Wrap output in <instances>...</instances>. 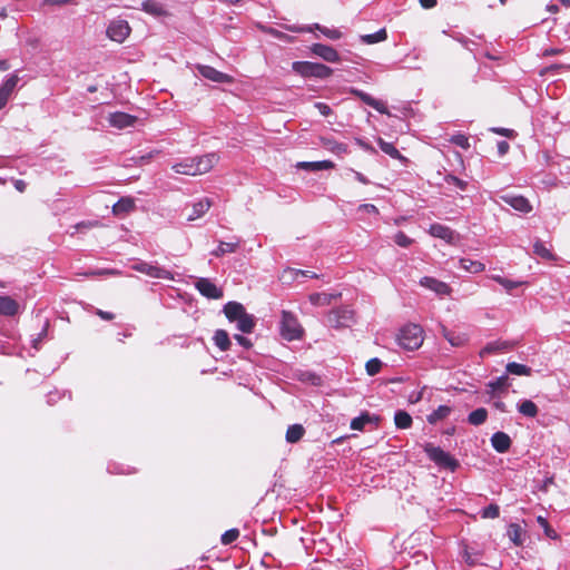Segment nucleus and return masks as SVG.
<instances>
[{"instance_id": "obj_8", "label": "nucleus", "mask_w": 570, "mask_h": 570, "mask_svg": "<svg viewBox=\"0 0 570 570\" xmlns=\"http://www.w3.org/2000/svg\"><path fill=\"white\" fill-rule=\"evenodd\" d=\"M327 322L336 328L347 327L353 322V312L345 307L333 309L327 316Z\"/></svg>"}, {"instance_id": "obj_4", "label": "nucleus", "mask_w": 570, "mask_h": 570, "mask_svg": "<svg viewBox=\"0 0 570 570\" xmlns=\"http://www.w3.org/2000/svg\"><path fill=\"white\" fill-rule=\"evenodd\" d=\"M292 68L302 77H315L320 79L328 78L333 72L330 67L311 61H295L293 62Z\"/></svg>"}, {"instance_id": "obj_59", "label": "nucleus", "mask_w": 570, "mask_h": 570, "mask_svg": "<svg viewBox=\"0 0 570 570\" xmlns=\"http://www.w3.org/2000/svg\"><path fill=\"white\" fill-rule=\"evenodd\" d=\"M73 0H43L45 4L60 7L72 2Z\"/></svg>"}, {"instance_id": "obj_37", "label": "nucleus", "mask_w": 570, "mask_h": 570, "mask_svg": "<svg viewBox=\"0 0 570 570\" xmlns=\"http://www.w3.org/2000/svg\"><path fill=\"white\" fill-rule=\"evenodd\" d=\"M505 368L509 374L513 375L529 376L531 374V368L529 366L515 362L508 363Z\"/></svg>"}, {"instance_id": "obj_3", "label": "nucleus", "mask_w": 570, "mask_h": 570, "mask_svg": "<svg viewBox=\"0 0 570 570\" xmlns=\"http://www.w3.org/2000/svg\"><path fill=\"white\" fill-rule=\"evenodd\" d=\"M423 328L417 324L403 326L397 334L399 345L407 351L417 350L424 341Z\"/></svg>"}, {"instance_id": "obj_51", "label": "nucleus", "mask_w": 570, "mask_h": 570, "mask_svg": "<svg viewBox=\"0 0 570 570\" xmlns=\"http://www.w3.org/2000/svg\"><path fill=\"white\" fill-rule=\"evenodd\" d=\"M394 242L401 247H409L413 244V239L406 236L403 232H397L395 234Z\"/></svg>"}, {"instance_id": "obj_6", "label": "nucleus", "mask_w": 570, "mask_h": 570, "mask_svg": "<svg viewBox=\"0 0 570 570\" xmlns=\"http://www.w3.org/2000/svg\"><path fill=\"white\" fill-rule=\"evenodd\" d=\"M424 451L429 459L440 468L454 471L459 466L458 460H455L450 453L443 451L439 446H434L433 444L428 443L424 446Z\"/></svg>"}, {"instance_id": "obj_45", "label": "nucleus", "mask_w": 570, "mask_h": 570, "mask_svg": "<svg viewBox=\"0 0 570 570\" xmlns=\"http://www.w3.org/2000/svg\"><path fill=\"white\" fill-rule=\"evenodd\" d=\"M480 514H481V518H483V519H495L500 514V508L498 504L492 503V504L483 508L481 510Z\"/></svg>"}, {"instance_id": "obj_53", "label": "nucleus", "mask_w": 570, "mask_h": 570, "mask_svg": "<svg viewBox=\"0 0 570 570\" xmlns=\"http://www.w3.org/2000/svg\"><path fill=\"white\" fill-rule=\"evenodd\" d=\"M297 167L305 170L318 171L320 164L318 161H302L297 164Z\"/></svg>"}, {"instance_id": "obj_42", "label": "nucleus", "mask_w": 570, "mask_h": 570, "mask_svg": "<svg viewBox=\"0 0 570 570\" xmlns=\"http://www.w3.org/2000/svg\"><path fill=\"white\" fill-rule=\"evenodd\" d=\"M491 278L499 283L509 293L522 284L521 282L511 281L500 275H492Z\"/></svg>"}, {"instance_id": "obj_49", "label": "nucleus", "mask_w": 570, "mask_h": 570, "mask_svg": "<svg viewBox=\"0 0 570 570\" xmlns=\"http://www.w3.org/2000/svg\"><path fill=\"white\" fill-rule=\"evenodd\" d=\"M239 531L237 529H229L222 534L220 541L223 544H230L237 540Z\"/></svg>"}, {"instance_id": "obj_54", "label": "nucleus", "mask_w": 570, "mask_h": 570, "mask_svg": "<svg viewBox=\"0 0 570 570\" xmlns=\"http://www.w3.org/2000/svg\"><path fill=\"white\" fill-rule=\"evenodd\" d=\"M315 108L320 111V114L324 117H327L332 114V109L328 105L324 102H316Z\"/></svg>"}, {"instance_id": "obj_24", "label": "nucleus", "mask_w": 570, "mask_h": 570, "mask_svg": "<svg viewBox=\"0 0 570 570\" xmlns=\"http://www.w3.org/2000/svg\"><path fill=\"white\" fill-rule=\"evenodd\" d=\"M239 244L240 239L237 237H234V240L232 242H220L218 247L212 252V255L220 257L225 254L235 253L239 247Z\"/></svg>"}, {"instance_id": "obj_12", "label": "nucleus", "mask_w": 570, "mask_h": 570, "mask_svg": "<svg viewBox=\"0 0 570 570\" xmlns=\"http://www.w3.org/2000/svg\"><path fill=\"white\" fill-rule=\"evenodd\" d=\"M196 69L200 76H203L204 78L212 80L214 82H219V83L233 82V78L230 76L216 70L214 67L206 66V65H197Z\"/></svg>"}, {"instance_id": "obj_17", "label": "nucleus", "mask_w": 570, "mask_h": 570, "mask_svg": "<svg viewBox=\"0 0 570 570\" xmlns=\"http://www.w3.org/2000/svg\"><path fill=\"white\" fill-rule=\"evenodd\" d=\"M512 441L504 432H495L491 436V445L499 453H505L511 448Z\"/></svg>"}, {"instance_id": "obj_23", "label": "nucleus", "mask_w": 570, "mask_h": 570, "mask_svg": "<svg viewBox=\"0 0 570 570\" xmlns=\"http://www.w3.org/2000/svg\"><path fill=\"white\" fill-rule=\"evenodd\" d=\"M19 305L10 296L0 295V314L6 316H13L18 313Z\"/></svg>"}, {"instance_id": "obj_5", "label": "nucleus", "mask_w": 570, "mask_h": 570, "mask_svg": "<svg viewBox=\"0 0 570 570\" xmlns=\"http://www.w3.org/2000/svg\"><path fill=\"white\" fill-rule=\"evenodd\" d=\"M281 334L287 341H294L302 337L303 328L293 313L287 311L282 312Z\"/></svg>"}, {"instance_id": "obj_26", "label": "nucleus", "mask_w": 570, "mask_h": 570, "mask_svg": "<svg viewBox=\"0 0 570 570\" xmlns=\"http://www.w3.org/2000/svg\"><path fill=\"white\" fill-rule=\"evenodd\" d=\"M135 208V200L130 197H122L120 198L114 206H112V213L116 216L127 214Z\"/></svg>"}, {"instance_id": "obj_62", "label": "nucleus", "mask_w": 570, "mask_h": 570, "mask_svg": "<svg viewBox=\"0 0 570 570\" xmlns=\"http://www.w3.org/2000/svg\"><path fill=\"white\" fill-rule=\"evenodd\" d=\"M97 315H99L105 321H111L114 318V314L110 312H105L101 309L97 311Z\"/></svg>"}, {"instance_id": "obj_39", "label": "nucleus", "mask_w": 570, "mask_h": 570, "mask_svg": "<svg viewBox=\"0 0 570 570\" xmlns=\"http://www.w3.org/2000/svg\"><path fill=\"white\" fill-rule=\"evenodd\" d=\"M377 144L383 153L391 156L394 159H402L403 156L400 154V151L394 147L392 142H387L383 140L382 138L377 139Z\"/></svg>"}, {"instance_id": "obj_60", "label": "nucleus", "mask_w": 570, "mask_h": 570, "mask_svg": "<svg viewBox=\"0 0 570 570\" xmlns=\"http://www.w3.org/2000/svg\"><path fill=\"white\" fill-rule=\"evenodd\" d=\"M420 1V4L424 8V9H431V8H434L438 3L436 0H419Z\"/></svg>"}, {"instance_id": "obj_28", "label": "nucleus", "mask_w": 570, "mask_h": 570, "mask_svg": "<svg viewBox=\"0 0 570 570\" xmlns=\"http://www.w3.org/2000/svg\"><path fill=\"white\" fill-rule=\"evenodd\" d=\"M459 265L460 268L473 274L481 273L485 269V265L483 263L470 258H461L459 261Z\"/></svg>"}, {"instance_id": "obj_63", "label": "nucleus", "mask_w": 570, "mask_h": 570, "mask_svg": "<svg viewBox=\"0 0 570 570\" xmlns=\"http://www.w3.org/2000/svg\"><path fill=\"white\" fill-rule=\"evenodd\" d=\"M320 170L331 169L334 167V164L331 160H322L318 161Z\"/></svg>"}, {"instance_id": "obj_31", "label": "nucleus", "mask_w": 570, "mask_h": 570, "mask_svg": "<svg viewBox=\"0 0 570 570\" xmlns=\"http://www.w3.org/2000/svg\"><path fill=\"white\" fill-rule=\"evenodd\" d=\"M518 411L527 417H535L538 415V406L531 400H524L518 404Z\"/></svg>"}, {"instance_id": "obj_2", "label": "nucleus", "mask_w": 570, "mask_h": 570, "mask_svg": "<svg viewBox=\"0 0 570 570\" xmlns=\"http://www.w3.org/2000/svg\"><path fill=\"white\" fill-rule=\"evenodd\" d=\"M223 312L230 323H236V328L242 333H252L256 321L252 314H248L243 304L238 302H228L224 305Z\"/></svg>"}, {"instance_id": "obj_33", "label": "nucleus", "mask_w": 570, "mask_h": 570, "mask_svg": "<svg viewBox=\"0 0 570 570\" xmlns=\"http://www.w3.org/2000/svg\"><path fill=\"white\" fill-rule=\"evenodd\" d=\"M305 433V430L303 425L301 424H293L289 425L286 431V441L288 443H296L298 442Z\"/></svg>"}, {"instance_id": "obj_10", "label": "nucleus", "mask_w": 570, "mask_h": 570, "mask_svg": "<svg viewBox=\"0 0 570 570\" xmlns=\"http://www.w3.org/2000/svg\"><path fill=\"white\" fill-rule=\"evenodd\" d=\"M195 287L203 296L209 299H219L223 297V291L209 278H197Z\"/></svg>"}, {"instance_id": "obj_7", "label": "nucleus", "mask_w": 570, "mask_h": 570, "mask_svg": "<svg viewBox=\"0 0 570 570\" xmlns=\"http://www.w3.org/2000/svg\"><path fill=\"white\" fill-rule=\"evenodd\" d=\"M131 268L136 272L142 273L151 278L169 279L174 281V274L160 266L139 261L131 265Z\"/></svg>"}, {"instance_id": "obj_41", "label": "nucleus", "mask_w": 570, "mask_h": 570, "mask_svg": "<svg viewBox=\"0 0 570 570\" xmlns=\"http://www.w3.org/2000/svg\"><path fill=\"white\" fill-rule=\"evenodd\" d=\"M323 146L336 154V155H341V154H345L347 153V146L345 144H342V142H338V141H335L333 139H323Z\"/></svg>"}, {"instance_id": "obj_32", "label": "nucleus", "mask_w": 570, "mask_h": 570, "mask_svg": "<svg viewBox=\"0 0 570 570\" xmlns=\"http://www.w3.org/2000/svg\"><path fill=\"white\" fill-rule=\"evenodd\" d=\"M451 413V407L448 405H440L431 414L428 415L426 420L430 424H435L439 421L448 417Z\"/></svg>"}, {"instance_id": "obj_57", "label": "nucleus", "mask_w": 570, "mask_h": 570, "mask_svg": "<svg viewBox=\"0 0 570 570\" xmlns=\"http://www.w3.org/2000/svg\"><path fill=\"white\" fill-rule=\"evenodd\" d=\"M358 210L365 212L367 214H379V209L373 204H362L358 206Z\"/></svg>"}, {"instance_id": "obj_11", "label": "nucleus", "mask_w": 570, "mask_h": 570, "mask_svg": "<svg viewBox=\"0 0 570 570\" xmlns=\"http://www.w3.org/2000/svg\"><path fill=\"white\" fill-rule=\"evenodd\" d=\"M130 33V27L125 20H115L107 28V36L117 42H122Z\"/></svg>"}, {"instance_id": "obj_61", "label": "nucleus", "mask_w": 570, "mask_h": 570, "mask_svg": "<svg viewBox=\"0 0 570 570\" xmlns=\"http://www.w3.org/2000/svg\"><path fill=\"white\" fill-rule=\"evenodd\" d=\"M509 150V144L507 141H500L498 144V151L500 155L507 154Z\"/></svg>"}, {"instance_id": "obj_1", "label": "nucleus", "mask_w": 570, "mask_h": 570, "mask_svg": "<svg viewBox=\"0 0 570 570\" xmlns=\"http://www.w3.org/2000/svg\"><path fill=\"white\" fill-rule=\"evenodd\" d=\"M219 156L216 153H209L200 157L186 158L173 165V170L180 175H203L212 170L218 163Z\"/></svg>"}, {"instance_id": "obj_40", "label": "nucleus", "mask_w": 570, "mask_h": 570, "mask_svg": "<svg viewBox=\"0 0 570 570\" xmlns=\"http://www.w3.org/2000/svg\"><path fill=\"white\" fill-rule=\"evenodd\" d=\"M394 422L399 429H409L412 425V417L405 411H397L394 415Z\"/></svg>"}, {"instance_id": "obj_29", "label": "nucleus", "mask_w": 570, "mask_h": 570, "mask_svg": "<svg viewBox=\"0 0 570 570\" xmlns=\"http://www.w3.org/2000/svg\"><path fill=\"white\" fill-rule=\"evenodd\" d=\"M337 296L340 295L328 293H313L309 295V302L315 306H326L330 305L331 302Z\"/></svg>"}, {"instance_id": "obj_30", "label": "nucleus", "mask_w": 570, "mask_h": 570, "mask_svg": "<svg viewBox=\"0 0 570 570\" xmlns=\"http://www.w3.org/2000/svg\"><path fill=\"white\" fill-rule=\"evenodd\" d=\"M509 386V383H508V376L507 375H502L493 381H490L488 384H487V387H488V393L491 394V395H494L497 392H501V391H504L507 390Z\"/></svg>"}, {"instance_id": "obj_16", "label": "nucleus", "mask_w": 570, "mask_h": 570, "mask_svg": "<svg viewBox=\"0 0 570 570\" xmlns=\"http://www.w3.org/2000/svg\"><path fill=\"white\" fill-rule=\"evenodd\" d=\"M502 202L510 205L515 210L527 214L532 210L530 202L520 195H503L501 196Z\"/></svg>"}, {"instance_id": "obj_56", "label": "nucleus", "mask_w": 570, "mask_h": 570, "mask_svg": "<svg viewBox=\"0 0 570 570\" xmlns=\"http://www.w3.org/2000/svg\"><path fill=\"white\" fill-rule=\"evenodd\" d=\"M452 142H454L455 145L462 147V148H468L469 147V139L463 136V135H458V136H454L452 138Z\"/></svg>"}, {"instance_id": "obj_20", "label": "nucleus", "mask_w": 570, "mask_h": 570, "mask_svg": "<svg viewBox=\"0 0 570 570\" xmlns=\"http://www.w3.org/2000/svg\"><path fill=\"white\" fill-rule=\"evenodd\" d=\"M429 233L431 236L441 238L446 243H453L454 240V232L442 224H432L429 228Z\"/></svg>"}, {"instance_id": "obj_34", "label": "nucleus", "mask_w": 570, "mask_h": 570, "mask_svg": "<svg viewBox=\"0 0 570 570\" xmlns=\"http://www.w3.org/2000/svg\"><path fill=\"white\" fill-rule=\"evenodd\" d=\"M487 419L488 411L484 407H479L468 415V422L474 426L483 424L487 421Z\"/></svg>"}, {"instance_id": "obj_48", "label": "nucleus", "mask_w": 570, "mask_h": 570, "mask_svg": "<svg viewBox=\"0 0 570 570\" xmlns=\"http://www.w3.org/2000/svg\"><path fill=\"white\" fill-rule=\"evenodd\" d=\"M381 367H382V362H381V360H379L376 357L368 360L365 364L366 372L371 376L377 374L380 372Z\"/></svg>"}, {"instance_id": "obj_18", "label": "nucleus", "mask_w": 570, "mask_h": 570, "mask_svg": "<svg viewBox=\"0 0 570 570\" xmlns=\"http://www.w3.org/2000/svg\"><path fill=\"white\" fill-rule=\"evenodd\" d=\"M353 94L355 96H357L364 104L374 108L380 114H384V115L389 114L385 102L373 98L371 95H368L362 90H354Z\"/></svg>"}, {"instance_id": "obj_38", "label": "nucleus", "mask_w": 570, "mask_h": 570, "mask_svg": "<svg viewBox=\"0 0 570 570\" xmlns=\"http://www.w3.org/2000/svg\"><path fill=\"white\" fill-rule=\"evenodd\" d=\"M533 252H534L535 255H538L539 257H541L543 259H547V261H554L556 259V257L551 253V250L541 240H537L533 244Z\"/></svg>"}, {"instance_id": "obj_9", "label": "nucleus", "mask_w": 570, "mask_h": 570, "mask_svg": "<svg viewBox=\"0 0 570 570\" xmlns=\"http://www.w3.org/2000/svg\"><path fill=\"white\" fill-rule=\"evenodd\" d=\"M419 283L422 287L435 293L440 297L449 296L452 293L449 284L434 277L424 276Z\"/></svg>"}, {"instance_id": "obj_35", "label": "nucleus", "mask_w": 570, "mask_h": 570, "mask_svg": "<svg viewBox=\"0 0 570 570\" xmlns=\"http://www.w3.org/2000/svg\"><path fill=\"white\" fill-rule=\"evenodd\" d=\"M386 38H387V32H386L385 28H382L374 33L362 35L361 41L366 45H373V43L382 42V41L386 40Z\"/></svg>"}, {"instance_id": "obj_21", "label": "nucleus", "mask_w": 570, "mask_h": 570, "mask_svg": "<svg viewBox=\"0 0 570 570\" xmlns=\"http://www.w3.org/2000/svg\"><path fill=\"white\" fill-rule=\"evenodd\" d=\"M17 83L18 77L12 75L0 87V109L7 105Z\"/></svg>"}, {"instance_id": "obj_50", "label": "nucleus", "mask_w": 570, "mask_h": 570, "mask_svg": "<svg viewBox=\"0 0 570 570\" xmlns=\"http://www.w3.org/2000/svg\"><path fill=\"white\" fill-rule=\"evenodd\" d=\"M445 183L453 185L461 190H465L468 183L453 175H446L444 178Z\"/></svg>"}, {"instance_id": "obj_15", "label": "nucleus", "mask_w": 570, "mask_h": 570, "mask_svg": "<svg viewBox=\"0 0 570 570\" xmlns=\"http://www.w3.org/2000/svg\"><path fill=\"white\" fill-rule=\"evenodd\" d=\"M140 9L155 18H164L170 16L164 3L158 0H145L141 2Z\"/></svg>"}, {"instance_id": "obj_46", "label": "nucleus", "mask_w": 570, "mask_h": 570, "mask_svg": "<svg viewBox=\"0 0 570 570\" xmlns=\"http://www.w3.org/2000/svg\"><path fill=\"white\" fill-rule=\"evenodd\" d=\"M537 522L542 527L544 534L548 538L553 539V540L559 538L558 533L549 525V523L544 517L539 515L537 518Z\"/></svg>"}, {"instance_id": "obj_58", "label": "nucleus", "mask_w": 570, "mask_h": 570, "mask_svg": "<svg viewBox=\"0 0 570 570\" xmlns=\"http://www.w3.org/2000/svg\"><path fill=\"white\" fill-rule=\"evenodd\" d=\"M560 68L570 69V52L564 62L551 65L550 67H548V70H554V69H560Z\"/></svg>"}, {"instance_id": "obj_36", "label": "nucleus", "mask_w": 570, "mask_h": 570, "mask_svg": "<svg viewBox=\"0 0 570 570\" xmlns=\"http://www.w3.org/2000/svg\"><path fill=\"white\" fill-rule=\"evenodd\" d=\"M442 334L452 346H462L466 342V337L463 334H455L445 327H442Z\"/></svg>"}, {"instance_id": "obj_55", "label": "nucleus", "mask_w": 570, "mask_h": 570, "mask_svg": "<svg viewBox=\"0 0 570 570\" xmlns=\"http://www.w3.org/2000/svg\"><path fill=\"white\" fill-rule=\"evenodd\" d=\"M234 338H235V340H236V342H237L240 346H243L244 348H250V347H252V345H253L249 338H247V337H245V336H243V335H240V334H235V335H234Z\"/></svg>"}, {"instance_id": "obj_19", "label": "nucleus", "mask_w": 570, "mask_h": 570, "mask_svg": "<svg viewBox=\"0 0 570 570\" xmlns=\"http://www.w3.org/2000/svg\"><path fill=\"white\" fill-rule=\"evenodd\" d=\"M212 200L207 197L193 204L191 213L187 216L188 222L196 220L204 216L210 208Z\"/></svg>"}, {"instance_id": "obj_43", "label": "nucleus", "mask_w": 570, "mask_h": 570, "mask_svg": "<svg viewBox=\"0 0 570 570\" xmlns=\"http://www.w3.org/2000/svg\"><path fill=\"white\" fill-rule=\"evenodd\" d=\"M299 275H305V272L302 269H295V268H287L283 271V273L279 276V279L283 283H291L292 281H295L299 277Z\"/></svg>"}, {"instance_id": "obj_22", "label": "nucleus", "mask_w": 570, "mask_h": 570, "mask_svg": "<svg viewBox=\"0 0 570 570\" xmlns=\"http://www.w3.org/2000/svg\"><path fill=\"white\" fill-rule=\"evenodd\" d=\"M377 416L371 415L368 412H364L351 421V429L362 431L367 424H377Z\"/></svg>"}, {"instance_id": "obj_25", "label": "nucleus", "mask_w": 570, "mask_h": 570, "mask_svg": "<svg viewBox=\"0 0 570 570\" xmlns=\"http://www.w3.org/2000/svg\"><path fill=\"white\" fill-rule=\"evenodd\" d=\"M214 344L222 351L226 352L230 348L232 342L225 330H216L213 336Z\"/></svg>"}, {"instance_id": "obj_64", "label": "nucleus", "mask_w": 570, "mask_h": 570, "mask_svg": "<svg viewBox=\"0 0 570 570\" xmlns=\"http://www.w3.org/2000/svg\"><path fill=\"white\" fill-rule=\"evenodd\" d=\"M14 187L18 191L22 193V191H24L27 184H26V181H23L21 179H17V180H14Z\"/></svg>"}, {"instance_id": "obj_44", "label": "nucleus", "mask_w": 570, "mask_h": 570, "mask_svg": "<svg viewBox=\"0 0 570 570\" xmlns=\"http://www.w3.org/2000/svg\"><path fill=\"white\" fill-rule=\"evenodd\" d=\"M521 534L522 529L520 525L515 523L509 525L508 535L515 546H520L522 543Z\"/></svg>"}, {"instance_id": "obj_13", "label": "nucleus", "mask_w": 570, "mask_h": 570, "mask_svg": "<svg viewBox=\"0 0 570 570\" xmlns=\"http://www.w3.org/2000/svg\"><path fill=\"white\" fill-rule=\"evenodd\" d=\"M311 51L327 62H338L341 60L338 52L331 46L323 43H314L311 47Z\"/></svg>"}, {"instance_id": "obj_14", "label": "nucleus", "mask_w": 570, "mask_h": 570, "mask_svg": "<svg viewBox=\"0 0 570 570\" xmlns=\"http://www.w3.org/2000/svg\"><path fill=\"white\" fill-rule=\"evenodd\" d=\"M137 121V117L126 112H112L108 116V122L111 127L117 129H125L131 127Z\"/></svg>"}, {"instance_id": "obj_27", "label": "nucleus", "mask_w": 570, "mask_h": 570, "mask_svg": "<svg viewBox=\"0 0 570 570\" xmlns=\"http://www.w3.org/2000/svg\"><path fill=\"white\" fill-rule=\"evenodd\" d=\"M511 347H512L511 344L508 343V342L495 341V342L488 343L481 350L480 355L483 357V356L489 355V354L498 353V352H501V351H508Z\"/></svg>"}, {"instance_id": "obj_47", "label": "nucleus", "mask_w": 570, "mask_h": 570, "mask_svg": "<svg viewBox=\"0 0 570 570\" xmlns=\"http://www.w3.org/2000/svg\"><path fill=\"white\" fill-rule=\"evenodd\" d=\"M315 28L320 30L326 38L331 40H337L342 38V32L338 29H331L326 27H322L320 24H315Z\"/></svg>"}, {"instance_id": "obj_52", "label": "nucleus", "mask_w": 570, "mask_h": 570, "mask_svg": "<svg viewBox=\"0 0 570 570\" xmlns=\"http://www.w3.org/2000/svg\"><path fill=\"white\" fill-rule=\"evenodd\" d=\"M87 275H89V276L120 275V272L117 269L102 268V269H94V271L87 273Z\"/></svg>"}]
</instances>
